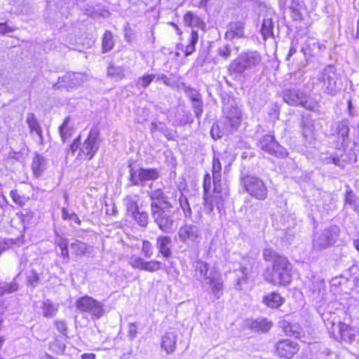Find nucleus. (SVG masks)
I'll list each match as a JSON object with an SVG mask.
<instances>
[{
  "label": "nucleus",
  "mask_w": 359,
  "mask_h": 359,
  "mask_svg": "<svg viewBox=\"0 0 359 359\" xmlns=\"http://www.w3.org/2000/svg\"><path fill=\"white\" fill-rule=\"evenodd\" d=\"M263 258L266 262H273L272 268H268L264 273L266 281L275 285H285L291 282V264L285 257L271 248H266L263 251Z\"/></svg>",
  "instance_id": "f257e3e1"
},
{
  "label": "nucleus",
  "mask_w": 359,
  "mask_h": 359,
  "mask_svg": "<svg viewBox=\"0 0 359 359\" xmlns=\"http://www.w3.org/2000/svg\"><path fill=\"white\" fill-rule=\"evenodd\" d=\"M194 277L202 284L209 285L211 292L216 299L223 294V280L220 273L215 269H209L208 264L201 260H196L193 264Z\"/></svg>",
  "instance_id": "f03ea898"
},
{
  "label": "nucleus",
  "mask_w": 359,
  "mask_h": 359,
  "mask_svg": "<svg viewBox=\"0 0 359 359\" xmlns=\"http://www.w3.org/2000/svg\"><path fill=\"white\" fill-rule=\"evenodd\" d=\"M99 137V130L97 128H92L83 142H80V136L74 140L70 145L69 151L74 155L79 149L76 158L80 160L90 161L93 158L100 148Z\"/></svg>",
  "instance_id": "7ed1b4c3"
},
{
  "label": "nucleus",
  "mask_w": 359,
  "mask_h": 359,
  "mask_svg": "<svg viewBox=\"0 0 359 359\" xmlns=\"http://www.w3.org/2000/svg\"><path fill=\"white\" fill-rule=\"evenodd\" d=\"M225 116L221 122L222 131L219 130V124H214L211 128V135L214 139L221 138L224 133H233L241 124V113L236 107H225L223 109Z\"/></svg>",
  "instance_id": "20e7f679"
},
{
  "label": "nucleus",
  "mask_w": 359,
  "mask_h": 359,
  "mask_svg": "<svg viewBox=\"0 0 359 359\" xmlns=\"http://www.w3.org/2000/svg\"><path fill=\"white\" fill-rule=\"evenodd\" d=\"M261 54L257 50L241 53L228 67L230 75H241L246 70H250L260 65Z\"/></svg>",
  "instance_id": "39448f33"
},
{
  "label": "nucleus",
  "mask_w": 359,
  "mask_h": 359,
  "mask_svg": "<svg viewBox=\"0 0 359 359\" xmlns=\"http://www.w3.org/2000/svg\"><path fill=\"white\" fill-rule=\"evenodd\" d=\"M337 80L336 69L332 65L325 67L317 76L318 84L320 85L323 92L331 96H334L339 91Z\"/></svg>",
  "instance_id": "423d86ee"
},
{
  "label": "nucleus",
  "mask_w": 359,
  "mask_h": 359,
  "mask_svg": "<svg viewBox=\"0 0 359 359\" xmlns=\"http://www.w3.org/2000/svg\"><path fill=\"white\" fill-rule=\"evenodd\" d=\"M340 229L337 226H331L321 232L314 234L313 248L320 251L334 245L339 236Z\"/></svg>",
  "instance_id": "0eeeda50"
},
{
  "label": "nucleus",
  "mask_w": 359,
  "mask_h": 359,
  "mask_svg": "<svg viewBox=\"0 0 359 359\" xmlns=\"http://www.w3.org/2000/svg\"><path fill=\"white\" fill-rule=\"evenodd\" d=\"M212 180L213 186H215V200H218L220 205L224 198L229 196V188L226 183L222 182V165L218 157L215 154L212 159Z\"/></svg>",
  "instance_id": "6e6552de"
},
{
  "label": "nucleus",
  "mask_w": 359,
  "mask_h": 359,
  "mask_svg": "<svg viewBox=\"0 0 359 359\" xmlns=\"http://www.w3.org/2000/svg\"><path fill=\"white\" fill-rule=\"evenodd\" d=\"M76 307L81 312L90 313L93 319L100 318L104 313L103 304L87 295L77 299Z\"/></svg>",
  "instance_id": "1a4fd4ad"
},
{
  "label": "nucleus",
  "mask_w": 359,
  "mask_h": 359,
  "mask_svg": "<svg viewBox=\"0 0 359 359\" xmlns=\"http://www.w3.org/2000/svg\"><path fill=\"white\" fill-rule=\"evenodd\" d=\"M245 191L252 196L258 200H264L268 190L264 182L256 176L248 175L242 180Z\"/></svg>",
  "instance_id": "9d476101"
},
{
  "label": "nucleus",
  "mask_w": 359,
  "mask_h": 359,
  "mask_svg": "<svg viewBox=\"0 0 359 359\" xmlns=\"http://www.w3.org/2000/svg\"><path fill=\"white\" fill-rule=\"evenodd\" d=\"M167 209L153 203L152 210L151 211L154 223L164 233L171 232L174 226V219L166 211Z\"/></svg>",
  "instance_id": "9b49d317"
},
{
  "label": "nucleus",
  "mask_w": 359,
  "mask_h": 359,
  "mask_svg": "<svg viewBox=\"0 0 359 359\" xmlns=\"http://www.w3.org/2000/svg\"><path fill=\"white\" fill-rule=\"evenodd\" d=\"M259 147L264 151L277 158H284L288 155L287 150L271 134L265 135L259 139Z\"/></svg>",
  "instance_id": "f8f14e48"
},
{
  "label": "nucleus",
  "mask_w": 359,
  "mask_h": 359,
  "mask_svg": "<svg viewBox=\"0 0 359 359\" xmlns=\"http://www.w3.org/2000/svg\"><path fill=\"white\" fill-rule=\"evenodd\" d=\"M159 171L156 168H139L134 170L130 167L129 180L132 185H144L148 181H154L159 177Z\"/></svg>",
  "instance_id": "ddd939ff"
},
{
  "label": "nucleus",
  "mask_w": 359,
  "mask_h": 359,
  "mask_svg": "<svg viewBox=\"0 0 359 359\" xmlns=\"http://www.w3.org/2000/svg\"><path fill=\"white\" fill-rule=\"evenodd\" d=\"M211 177L210 174H206L203 181V200H204V208L207 214L210 215L213 211L214 206H216L217 209L220 211L224 207V203L226 198H224L221 202V204L218 203V200H215V189L211 196L208 195V191L210 188Z\"/></svg>",
  "instance_id": "4468645a"
},
{
  "label": "nucleus",
  "mask_w": 359,
  "mask_h": 359,
  "mask_svg": "<svg viewBox=\"0 0 359 359\" xmlns=\"http://www.w3.org/2000/svg\"><path fill=\"white\" fill-rule=\"evenodd\" d=\"M255 262L254 259L250 257H243L240 263V269L236 270V283L235 289L241 290L243 285L247 283L249 276L252 272L253 266Z\"/></svg>",
  "instance_id": "2eb2a0df"
},
{
  "label": "nucleus",
  "mask_w": 359,
  "mask_h": 359,
  "mask_svg": "<svg viewBox=\"0 0 359 359\" xmlns=\"http://www.w3.org/2000/svg\"><path fill=\"white\" fill-rule=\"evenodd\" d=\"M128 264L133 269L150 273L158 271L163 268V264L161 262L156 259L145 261L142 257L136 255H133L130 257Z\"/></svg>",
  "instance_id": "dca6fc26"
},
{
  "label": "nucleus",
  "mask_w": 359,
  "mask_h": 359,
  "mask_svg": "<svg viewBox=\"0 0 359 359\" xmlns=\"http://www.w3.org/2000/svg\"><path fill=\"white\" fill-rule=\"evenodd\" d=\"M283 100L289 105L302 106L306 109L312 107L306 101V95L298 89H286L283 92Z\"/></svg>",
  "instance_id": "f3484780"
},
{
  "label": "nucleus",
  "mask_w": 359,
  "mask_h": 359,
  "mask_svg": "<svg viewBox=\"0 0 359 359\" xmlns=\"http://www.w3.org/2000/svg\"><path fill=\"white\" fill-rule=\"evenodd\" d=\"M85 76L81 73L67 72L64 76L58 78V82L53 85L55 89L62 88L67 90L81 86L84 81Z\"/></svg>",
  "instance_id": "a211bd4d"
},
{
  "label": "nucleus",
  "mask_w": 359,
  "mask_h": 359,
  "mask_svg": "<svg viewBox=\"0 0 359 359\" xmlns=\"http://www.w3.org/2000/svg\"><path fill=\"white\" fill-rule=\"evenodd\" d=\"M298 351V344L290 339L280 341L276 344V353L281 358H290Z\"/></svg>",
  "instance_id": "6ab92c4d"
},
{
  "label": "nucleus",
  "mask_w": 359,
  "mask_h": 359,
  "mask_svg": "<svg viewBox=\"0 0 359 359\" xmlns=\"http://www.w3.org/2000/svg\"><path fill=\"white\" fill-rule=\"evenodd\" d=\"M325 49V46L313 37H308L301 45V51L306 57L317 55Z\"/></svg>",
  "instance_id": "aec40b11"
},
{
  "label": "nucleus",
  "mask_w": 359,
  "mask_h": 359,
  "mask_svg": "<svg viewBox=\"0 0 359 359\" xmlns=\"http://www.w3.org/2000/svg\"><path fill=\"white\" fill-rule=\"evenodd\" d=\"M147 195L151 199V211L152 210L153 203L157 204L160 207L164 208H172V203L169 201L168 196L165 194L162 189H156L154 190L147 191Z\"/></svg>",
  "instance_id": "412c9836"
},
{
  "label": "nucleus",
  "mask_w": 359,
  "mask_h": 359,
  "mask_svg": "<svg viewBox=\"0 0 359 359\" xmlns=\"http://www.w3.org/2000/svg\"><path fill=\"white\" fill-rule=\"evenodd\" d=\"M336 330H337V337L336 339H340L341 341L349 344H352L355 340V331L348 325L339 322L335 327L334 324H333V332Z\"/></svg>",
  "instance_id": "4be33fe9"
},
{
  "label": "nucleus",
  "mask_w": 359,
  "mask_h": 359,
  "mask_svg": "<svg viewBox=\"0 0 359 359\" xmlns=\"http://www.w3.org/2000/svg\"><path fill=\"white\" fill-rule=\"evenodd\" d=\"M178 236L182 242H186L187 240L195 241L200 237L201 231L196 225L185 224L180 228Z\"/></svg>",
  "instance_id": "5701e85b"
},
{
  "label": "nucleus",
  "mask_w": 359,
  "mask_h": 359,
  "mask_svg": "<svg viewBox=\"0 0 359 359\" xmlns=\"http://www.w3.org/2000/svg\"><path fill=\"white\" fill-rule=\"evenodd\" d=\"M156 247L164 258H170L172 256V238L168 236H160L156 238Z\"/></svg>",
  "instance_id": "b1692460"
},
{
  "label": "nucleus",
  "mask_w": 359,
  "mask_h": 359,
  "mask_svg": "<svg viewBox=\"0 0 359 359\" xmlns=\"http://www.w3.org/2000/svg\"><path fill=\"white\" fill-rule=\"evenodd\" d=\"M177 339V334L175 332H167L161 338V348L168 354L172 353L176 349Z\"/></svg>",
  "instance_id": "393cba45"
},
{
  "label": "nucleus",
  "mask_w": 359,
  "mask_h": 359,
  "mask_svg": "<svg viewBox=\"0 0 359 359\" xmlns=\"http://www.w3.org/2000/svg\"><path fill=\"white\" fill-rule=\"evenodd\" d=\"M244 35V23L242 22H231L228 26V29L225 34V39L233 40L239 39Z\"/></svg>",
  "instance_id": "a878e982"
},
{
  "label": "nucleus",
  "mask_w": 359,
  "mask_h": 359,
  "mask_svg": "<svg viewBox=\"0 0 359 359\" xmlns=\"http://www.w3.org/2000/svg\"><path fill=\"white\" fill-rule=\"evenodd\" d=\"M246 326L255 332H265L271 327L272 323L266 318H257L256 320H248Z\"/></svg>",
  "instance_id": "bb28decb"
},
{
  "label": "nucleus",
  "mask_w": 359,
  "mask_h": 359,
  "mask_svg": "<svg viewBox=\"0 0 359 359\" xmlns=\"http://www.w3.org/2000/svg\"><path fill=\"white\" fill-rule=\"evenodd\" d=\"M46 159L43 156L39 154H34L31 167L35 177L39 178L43 175L46 168Z\"/></svg>",
  "instance_id": "cd10ccee"
},
{
  "label": "nucleus",
  "mask_w": 359,
  "mask_h": 359,
  "mask_svg": "<svg viewBox=\"0 0 359 359\" xmlns=\"http://www.w3.org/2000/svg\"><path fill=\"white\" fill-rule=\"evenodd\" d=\"M26 122L29 126L31 134L34 133L39 137V142L40 144H43V137L42 133V129L40 126L37 119L35 117V115L33 113H29L27 116Z\"/></svg>",
  "instance_id": "c85d7f7f"
},
{
  "label": "nucleus",
  "mask_w": 359,
  "mask_h": 359,
  "mask_svg": "<svg viewBox=\"0 0 359 359\" xmlns=\"http://www.w3.org/2000/svg\"><path fill=\"white\" fill-rule=\"evenodd\" d=\"M281 327L285 333L294 338H300L302 336V328L298 323H292L286 320L281 322Z\"/></svg>",
  "instance_id": "c756f323"
},
{
  "label": "nucleus",
  "mask_w": 359,
  "mask_h": 359,
  "mask_svg": "<svg viewBox=\"0 0 359 359\" xmlns=\"http://www.w3.org/2000/svg\"><path fill=\"white\" fill-rule=\"evenodd\" d=\"M183 19L185 25L189 27H198L201 29L205 27V23L204 21L199 16L195 15L191 11H188L184 15Z\"/></svg>",
  "instance_id": "7c9ffc66"
},
{
  "label": "nucleus",
  "mask_w": 359,
  "mask_h": 359,
  "mask_svg": "<svg viewBox=\"0 0 359 359\" xmlns=\"http://www.w3.org/2000/svg\"><path fill=\"white\" fill-rule=\"evenodd\" d=\"M290 10L293 20H302L303 19L304 5L302 1L290 0Z\"/></svg>",
  "instance_id": "2f4dec72"
},
{
  "label": "nucleus",
  "mask_w": 359,
  "mask_h": 359,
  "mask_svg": "<svg viewBox=\"0 0 359 359\" xmlns=\"http://www.w3.org/2000/svg\"><path fill=\"white\" fill-rule=\"evenodd\" d=\"M198 41V34L197 31L192 30L189 43L185 46L184 49V46L182 44L177 45V48L183 50L184 52L185 56H189L191 55L196 49V45Z\"/></svg>",
  "instance_id": "473e14b6"
},
{
  "label": "nucleus",
  "mask_w": 359,
  "mask_h": 359,
  "mask_svg": "<svg viewBox=\"0 0 359 359\" xmlns=\"http://www.w3.org/2000/svg\"><path fill=\"white\" fill-rule=\"evenodd\" d=\"M284 299L277 292H271L264 297L263 302L269 307L277 309L283 303Z\"/></svg>",
  "instance_id": "72a5a7b5"
},
{
  "label": "nucleus",
  "mask_w": 359,
  "mask_h": 359,
  "mask_svg": "<svg viewBox=\"0 0 359 359\" xmlns=\"http://www.w3.org/2000/svg\"><path fill=\"white\" fill-rule=\"evenodd\" d=\"M41 309L43 317L53 318L57 313L58 306L53 304L50 299H46L42 302Z\"/></svg>",
  "instance_id": "f704fd0d"
},
{
  "label": "nucleus",
  "mask_w": 359,
  "mask_h": 359,
  "mask_svg": "<svg viewBox=\"0 0 359 359\" xmlns=\"http://www.w3.org/2000/svg\"><path fill=\"white\" fill-rule=\"evenodd\" d=\"M274 23L271 17H266L263 19L261 33L264 40L273 37Z\"/></svg>",
  "instance_id": "c9c22d12"
},
{
  "label": "nucleus",
  "mask_w": 359,
  "mask_h": 359,
  "mask_svg": "<svg viewBox=\"0 0 359 359\" xmlns=\"http://www.w3.org/2000/svg\"><path fill=\"white\" fill-rule=\"evenodd\" d=\"M345 204L349 205L354 211L359 212V198L349 187L346 191Z\"/></svg>",
  "instance_id": "e433bc0d"
},
{
  "label": "nucleus",
  "mask_w": 359,
  "mask_h": 359,
  "mask_svg": "<svg viewBox=\"0 0 359 359\" xmlns=\"http://www.w3.org/2000/svg\"><path fill=\"white\" fill-rule=\"evenodd\" d=\"M70 248L73 253L76 255L81 256L91 252V248L83 242L75 240L71 243Z\"/></svg>",
  "instance_id": "4c0bfd02"
},
{
  "label": "nucleus",
  "mask_w": 359,
  "mask_h": 359,
  "mask_svg": "<svg viewBox=\"0 0 359 359\" xmlns=\"http://www.w3.org/2000/svg\"><path fill=\"white\" fill-rule=\"evenodd\" d=\"M337 133L338 137H341L343 142L348 139L349 133V123L347 120H342L337 123Z\"/></svg>",
  "instance_id": "58836bf2"
},
{
  "label": "nucleus",
  "mask_w": 359,
  "mask_h": 359,
  "mask_svg": "<svg viewBox=\"0 0 359 359\" xmlns=\"http://www.w3.org/2000/svg\"><path fill=\"white\" fill-rule=\"evenodd\" d=\"M325 290V283L323 280H316L312 282L309 285V291L313 299H318Z\"/></svg>",
  "instance_id": "ea45409f"
},
{
  "label": "nucleus",
  "mask_w": 359,
  "mask_h": 359,
  "mask_svg": "<svg viewBox=\"0 0 359 359\" xmlns=\"http://www.w3.org/2000/svg\"><path fill=\"white\" fill-rule=\"evenodd\" d=\"M69 117H67L63 123L60 126V134L63 142L72 135V128L69 126Z\"/></svg>",
  "instance_id": "a19ab883"
},
{
  "label": "nucleus",
  "mask_w": 359,
  "mask_h": 359,
  "mask_svg": "<svg viewBox=\"0 0 359 359\" xmlns=\"http://www.w3.org/2000/svg\"><path fill=\"white\" fill-rule=\"evenodd\" d=\"M114 42L113 34L109 31H106L102 38V50L104 53L110 51L114 48Z\"/></svg>",
  "instance_id": "79ce46f5"
},
{
  "label": "nucleus",
  "mask_w": 359,
  "mask_h": 359,
  "mask_svg": "<svg viewBox=\"0 0 359 359\" xmlns=\"http://www.w3.org/2000/svg\"><path fill=\"white\" fill-rule=\"evenodd\" d=\"M127 211L132 215L139 210L136 196H128L125 198Z\"/></svg>",
  "instance_id": "37998d69"
},
{
  "label": "nucleus",
  "mask_w": 359,
  "mask_h": 359,
  "mask_svg": "<svg viewBox=\"0 0 359 359\" xmlns=\"http://www.w3.org/2000/svg\"><path fill=\"white\" fill-rule=\"evenodd\" d=\"M132 217L139 226L142 227H146L147 226L149 222V215L147 212H140L138 210L133 213Z\"/></svg>",
  "instance_id": "c03bdc74"
},
{
  "label": "nucleus",
  "mask_w": 359,
  "mask_h": 359,
  "mask_svg": "<svg viewBox=\"0 0 359 359\" xmlns=\"http://www.w3.org/2000/svg\"><path fill=\"white\" fill-rule=\"evenodd\" d=\"M179 204L181 209L183 211L184 217L186 218H191L192 212L190 207V204L188 201L187 196H185L182 194H181L179 198Z\"/></svg>",
  "instance_id": "a18cd8bd"
},
{
  "label": "nucleus",
  "mask_w": 359,
  "mask_h": 359,
  "mask_svg": "<svg viewBox=\"0 0 359 359\" xmlns=\"http://www.w3.org/2000/svg\"><path fill=\"white\" fill-rule=\"evenodd\" d=\"M155 78L156 76L154 74H144L138 78L135 86L137 88H146L150 85Z\"/></svg>",
  "instance_id": "49530a36"
},
{
  "label": "nucleus",
  "mask_w": 359,
  "mask_h": 359,
  "mask_svg": "<svg viewBox=\"0 0 359 359\" xmlns=\"http://www.w3.org/2000/svg\"><path fill=\"white\" fill-rule=\"evenodd\" d=\"M125 70L122 67L111 65L108 67L107 74L116 79H122L125 76Z\"/></svg>",
  "instance_id": "de8ad7c7"
},
{
  "label": "nucleus",
  "mask_w": 359,
  "mask_h": 359,
  "mask_svg": "<svg viewBox=\"0 0 359 359\" xmlns=\"http://www.w3.org/2000/svg\"><path fill=\"white\" fill-rule=\"evenodd\" d=\"M232 50L233 48L231 46L223 44L217 48V53L218 56L226 60L231 56Z\"/></svg>",
  "instance_id": "09e8293b"
},
{
  "label": "nucleus",
  "mask_w": 359,
  "mask_h": 359,
  "mask_svg": "<svg viewBox=\"0 0 359 359\" xmlns=\"http://www.w3.org/2000/svg\"><path fill=\"white\" fill-rule=\"evenodd\" d=\"M142 253L145 258H151L154 255V248L151 243L149 241H142Z\"/></svg>",
  "instance_id": "8fccbe9b"
},
{
  "label": "nucleus",
  "mask_w": 359,
  "mask_h": 359,
  "mask_svg": "<svg viewBox=\"0 0 359 359\" xmlns=\"http://www.w3.org/2000/svg\"><path fill=\"white\" fill-rule=\"evenodd\" d=\"M184 92L186 96L189 97L191 102L200 100L202 98L201 95L199 92L195 88H191L189 86H185Z\"/></svg>",
  "instance_id": "3c124183"
},
{
  "label": "nucleus",
  "mask_w": 359,
  "mask_h": 359,
  "mask_svg": "<svg viewBox=\"0 0 359 359\" xmlns=\"http://www.w3.org/2000/svg\"><path fill=\"white\" fill-rule=\"evenodd\" d=\"M192 108L196 117L199 119L203 111V102L202 98L194 102H191Z\"/></svg>",
  "instance_id": "603ef678"
},
{
  "label": "nucleus",
  "mask_w": 359,
  "mask_h": 359,
  "mask_svg": "<svg viewBox=\"0 0 359 359\" xmlns=\"http://www.w3.org/2000/svg\"><path fill=\"white\" fill-rule=\"evenodd\" d=\"M10 196L13 201L20 206L24 205L27 202V198H25L24 196L19 195L17 190L15 189L11 191Z\"/></svg>",
  "instance_id": "864d4df0"
},
{
  "label": "nucleus",
  "mask_w": 359,
  "mask_h": 359,
  "mask_svg": "<svg viewBox=\"0 0 359 359\" xmlns=\"http://www.w3.org/2000/svg\"><path fill=\"white\" fill-rule=\"evenodd\" d=\"M302 135L306 140L313 139V126L304 123L302 126Z\"/></svg>",
  "instance_id": "5fc2aeb1"
},
{
  "label": "nucleus",
  "mask_w": 359,
  "mask_h": 359,
  "mask_svg": "<svg viewBox=\"0 0 359 359\" xmlns=\"http://www.w3.org/2000/svg\"><path fill=\"white\" fill-rule=\"evenodd\" d=\"M54 324L59 332L64 335L67 334V327L65 320L57 319L54 321Z\"/></svg>",
  "instance_id": "6e6d98bb"
},
{
  "label": "nucleus",
  "mask_w": 359,
  "mask_h": 359,
  "mask_svg": "<svg viewBox=\"0 0 359 359\" xmlns=\"http://www.w3.org/2000/svg\"><path fill=\"white\" fill-rule=\"evenodd\" d=\"M137 334V327L136 323H130L128 325V337L130 340H133Z\"/></svg>",
  "instance_id": "4d7b16f0"
},
{
  "label": "nucleus",
  "mask_w": 359,
  "mask_h": 359,
  "mask_svg": "<svg viewBox=\"0 0 359 359\" xmlns=\"http://www.w3.org/2000/svg\"><path fill=\"white\" fill-rule=\"evenodd\" d=\"M125 39L128 42H131L135 36V31L130 27L126 26L124 29Z\"/></svg>",
  "instance_id": "13d9d810"
},
{
  "label": "nucleus",
  "mask_w": 359,
  "mask_h": 359,
  "mask_svg": "<svg viewBox=\"0 0 359 359\" xmlns=\"http://www.w3.org/2000/svg\"><path fill=\"white\" fill-rule=\"evenodd\" d=\"M326 163H333L339 167H344V161H341L340 158L337 155L327 158Z\"/></svg>",
  "instance_id": "bf43d9fd"
},
{
  "label": "nucleus",
  "mask_w": 359,
  "mask_h": 359,
  "mask_svg": "<svg viewBox=\"0 0 359 359\" xmlns=\"http://www.w3.org/2000/svg\"><path fill=\"white\" fill-rule=\"evenodd\" d=\"M156 80L162 81L168 86H174L175 85V81L163 74L157 75Z\"/></svg>",
  "instance_id": "052dcab7"
},
{
  "label": "nucleus",
  "mask_w": 359,
  "mask_h": 359,
  "mask_svg": "<svg viewBox=\"0 0 359 359\" xmlns=\"http://www.w3.org/2000/svg\"><path fill=\"white\" fill-rule=\"evenodd\" d=\"M55 243L60 248L68 247L67 238H63L60 235H57L55 239Z\"/></svg>",
  "instance_id": "680f3d73"
},
{
  "label": "nucleus",
  "mask_w": 359,
  "mask_h": 359,
  "mask_svg": "<svg viewBox=\"0 0 359 359\" xmlns=\"http://www.w3.org/2000/svg\"><path fill=\"white\" fill-rule=\"evenodd\" d=\"M39 275L34 271H32V273L28 276V283L30 285L33 287H35L36 285V284L39 282Z\"/></svg>",
  "instance_id": "e2e57ef3"
},
{
  "label": "nucleus",
  "mask_w": 359,
  "mask_h": 359,
  "mask_svg": "<svg viewBox=\"0 0 359 359\" xmlns=\"http://www.w3.org/2000/svg\"><path fill=\"white\" fill-rule=\"evenodd\" d=\"M4 290L7 293H12L18 290V284L16 283H11L4 287Z\"/></svg>",
  "instance_id": "0e129e2a"
},
{
  "label": "nucleus",
  "mask_w": 359,
  "mask_h": 359,
  "mask_svg": "<svg viewBox=\"0 0 359 359\" xmlns=\"http://www.w3.org/2000/svg\"><path fill=\"white\" fill-rule=\"evenodd\" d=\"M299 43V39H294L292 42V45L290 46V50H289V53H288V55H287V59L292 56L296 52H297V43Z\"/></svg>",
  "instance_id": "69168bd1"
},
{
  "label": "nucleus",
  "mask_w": 359,
  "mask_h": 359,
  "mask_svg": "<svg viewBox=\"0 0 359 359\" xmlns=\"http://www.w3.org/2000/svg\"><path fill=\"white\" fill-rule=\"evenodd\" d=\"M14 28L11 27L6 23H0V34H6L14 31Z\"/></svg>",
  "instance_id": "338daca9"
},
{
  "label": "nucleus",
  "mask_w": 359,
  "mask_h": 359,
  "mask_svg": "<svg viewBox=\"0 0 359 359\" xmlns=\"http://www.w3.org/2000/svg\"><path fill=\"white\" fill-rule=\"evenodd\" d=\"M60 255L65 260V262H69V250L68 248H60Z\"/></svg>",
  "instance_id": "774afa93"
}]
</instances>
